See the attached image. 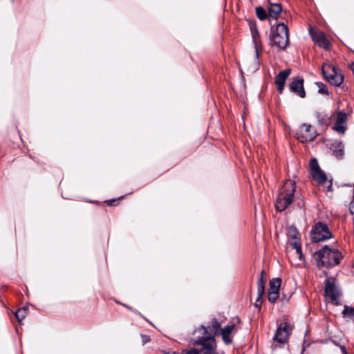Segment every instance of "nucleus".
I'll return each mask as SVG.
<instances>
[{
    "label": "nucleus",
    "mask_w": 354,
    "mask_h": 354,
    "mask_svg": "<svg viewBox=\"0 0 354 354\" xmlns=\"http://www.w3.org/2000/svg\"><path fill=\"white\" fill-rule=\"evenodd\" d=\"M296 189V183L294 180H287L280 188L275 207L277 211L283 212L292 202Z\"/></svg>",
    "instance_id": "nucleus-1"
},
{
    "label": "nucleus",
    "mask_w": 354,
    "mask_h": 354,
    "mask_svg": "<svg viewBox=\"0 0 354 354\" xmlns=\"http://www.w3.org/2000/svg\"><path fill=\"white\" fill-rule=\"evenodd\" d=\"M315 257L319 267H332L339 263L342 256L338 250L324 245L315 253Z\"/></svg>",
    "instance_id": "nucleus-2"
},
{
    "label": "nucleus",
    "mask_w": 354,
    "mask_h": 354,
    "mask_svg": "<svg viewBox=\"0 0 354 354\" xmlns=\"http://www.w3.org/2000/svg\"><path fill=\"white\" fill-rule=\"evenodd\" d=\"M194 335L196 339L194 344L201 346L202 348L201 349L184 350L183 354H218L216 351L217 346L214 337H206L200 335Z\"/></svg>",
    "instance_id": "nucleus-3"
},
{
    "label": "nucleus",
    "mask_w": 354,
    "mask_h": 354,
    "mask_svg": "<svg viewBox=\"0 0 354 354\" xmlns=\"http://www.w3.org/2000/svg\"><path fill=\"white\" fill-rule=\"evenodd\" d=\"M288 41V26L283 23L277 24L276 28L270 33V45L279 50H283L286 48Z\"/></svg>",
    "instance_id": "nucleus-4"
},
{
    "label": "nucleus",
    "mask_w": 354,
    "mask_h": 354,
    "mask_svg": "<svg viewBox=\"0 0 354 354\" xmlns=\"http://www.w3.org/2000/svg\"><path fill=\"white\" fill-rule=\"evenodd\" d=\"M325 297L327 301H330L335 305L339 304L340 293L335 283L333 278H328L325 283Z\"/></svg>",
    "instance_id": "nucleus-5"
},
{
    "label": "nucleus",
    "mask_w": 354,
    "mask_h": 354,
    "mask_svg": "<svg viewBox=\"0 0 354 354\" xmlns=\"http://www.w3.org/2000/svg\"><path fill=\"white\" fill-rule=\"evenodd\" d=\"M322 73L330 84L334 86H338L344 81V76L339 73L333 66L326 65L323 66Z\"/></svg>",
    "instance_id": "nucleus-6"
},
{
    "label": "nucleus",
    "mask_w": 354,
    "mask_h": 354,
    "mask_svg": "<svg viewBox=\"0 0 354 354\" xmlns=\"http://www.w3.org/2000/svg\"><path fill=\"white\" fill-rule=\"evenodd\" d=\"M317 136L313 127L310 124H304L296 133V138L301 142H307L313 140Z\"/></svg>",
    "instance_id": "nucleus-7"
},
{
    "label": "nucleus",
    "mask_w": 354,
    "mask_h": 354,
    "mask_svg": "<svg viewBox=\"0 0 354 354\" xmlns=\"http://www.w3.org/2000/svg\"><path fill=\"white\" fill-rule=\"evenodd\" d=\"M310 173L313 178L316 180L319 185H322L327 182V176L322 171L319 166L316 158H313L310 162Z\"/></svg>",
    "instance_id": "nucleus-8"
},
{
    "label": "nucleus",
    "mask_w": 354,
    "mask_h": 354,
    "mask_svg": "<svg viewBox=\"0 0 354 354\" xmlns=\"http://www.w3.org/2000/svg\"><path fill=\"white\" fill-rule=\"evenodd\" d=\"M331 237L328 227L322 223H318L313 230L312 239L315 242H319Z\"/></svg>",
    "instance_id": "nucleus-9"
},
{
    "label": "nucleus",
    "mask_w": 354,
    "mask_h": 354,
    "mask_svg": "<svg viewBox=\"0 0 354 354\" xmlns=\"http://www.w3.org/2000/svg\"><path fill=\"white\" fill-rule=\"evenodd\" d=\"M220 324L216 320H213L212 324L207 328L201 326L198 328L194 330V335H200L206 337H215L218 333Z\"/></svg>",
    "instance_id": "nucleus-10"
},
{
    "label": "nucleus",
    "mask_w": 354,
    "mask_h": 354,
    "mask_svg": "<svg viewBox=\"0 0 354 354\" xmlns=\"http://www.w3.org/2000/svg\"><path fill=\"white\" fill-rule=\"evenodd\" d=\"M291 330L292 328L288 323H281L277 329L275 335L274 337V340L280 343L286 342L290 334Z\"/></svg>",
    "instance_id": "nucleus-11"
},
{
    "label": "nucleus",
    "mask_w": 354,
    "mask_h": 354,
    "mask_svg": "<svg viewBox=\"0 0 354 354\" xmlns=\"http://www.w3.org/2000/svg\"><path fill=\"white\" fill-rule=\"evenodd\" d=\"M309 33L313 41L319 47H322L324 49H328L329 48L330 42L323 32L315 31L310 28L309 30Z\"/></svg>",
    "instance_id": "nucleus-12"
},
{
    "label": "nucleus",
    "mask_w": 354,
    "mask_h": 354,
    "mask_svg": "<svg viewBox=\"0 0 354 354\" xmlns=\"http://www.w3.org/2000/svg\"><path fill=\"white\" fill-rule=\"evenodd\" d=\"M347 115L344 112H338L335 119L333 129L339 133H344L346 129Z\"/></svg>",
    "instance_id": "nucleus-13"
},
{
    "label": "nucleus",
    "mask_w": 354,
    "mask_h": 354,
    "mask_svg": "<svg viewBox=\"0 0 354 354\" xmlns=\"http://www.w3.org/2000/svg\"><path fill=\"white\" fill-rule=\"evenodd\" d=\"M290 90L300 96L301 97H304L306 96V93L304 88V80L302 79H296L292 80L290 85Z\"/></svg>",
    "instance_id": "nucleus-14"
},
{
    "label": "nucleus",
    "mask_w": 354,
    "mask_h": 354,
    "mask_svg": "<svg viewBox=\"0 0 354 354\" xmlns=\"http://www.w3.org/2000/svg\"><path fill=\"white\" fill-rule=\"evenodd\" d=\"M290 73H291L290 69H286V70H283V71L279 72V73L277 75L276 80H275V84L277 85V90L280 93L283 92L286 80L287 77H288V75L290 74Z\"/></svg>",
    "instance_id": "nucleus-15"
},
{
    "label": "nucleus",
    "mask_w": 354,
    "mask_h": 354,
    "mask_svg": "<svg viewBox=\"0 0 354 354\" xmlns=\"http://www.w3.org/2000/svg\"><path fill=\"white\" fill-rule=\"evenodd\" d=\"M235 324L226 326L221 331V335L224 342L229 344L232 342L231 335L234 329Z\"/></svg>",
    "instance_id": "nucleus-16"
},
{
    "label": "nucleus",
    "mask_w": 354,
    "mask_h": 354,
    "mask_svg": "<svg viewBox=\"0 0 354 354\" xmlns=\"http://www.w3.org/2000/svg\"><path fill=\"white\" fill-rule=\"evenodd\" d=\"M289 245L292 249L295 250V252L297 254V257L301 261H304V255L302 254L301 251V243L299 241V239H294V240H289Z\"/></svg>",
    "instance_id": "nucleus-17"
},
{
    "label": "nucleus",
    "mask_w": 354,
    "mask_h": 354,
    "mask_svg": "<svg viewBox=\"0 0 354 354\" xmlns=\"http://www.w3.org/2000/svg\"><path fill=\"white\" fill-rule=\"evenodd\" d=\"M266 277V272L264 270H262L260 273V276L258 280L257 286H258V295L259 297H262L265 292V283L266 281L264 279Z\"/></svg>",
    "instance_id": "nucleus-18"
},
{
    "label": "nucleus",
    "mask_w": 354,
    "mask_h": 354,
    "mask_svg": "<svg viewBox=\"0 0 354 354\" xmlns=\"http://www.w3.org/2000/svg\"><path fill=\"white\" fill-rule=\"evenodd\" d=\"M281 6L279 3H270L269 8V15L270 17L277 19L281 12Z\"/></svg>",
    "instance_id": "nucleus-19"
},
{
    "label": "nucleus",
    "mask_w": 354,
    "mask_h": 354,
    "mask_svg": "<svg viewBox=\"0 0 354 354\" xmlns=\"http://www.w3.org/2000/svg\"><path fill=\"white\" fill-rule=\"evenodd\" d=\"M281 285V280L280 278L272 279L269 283L268 292L279 293V288Z\"/></svg>",
    "instance_id": "nucleus-20"
},
{
    "label": "nucleus",
    "mask_w": 354,
    "mask_h": 354,
    "mask_svg": "<svg viewBox=\"0 0 354 354\" xmlns=\"http://www.w3.org/2000/svg\"><path fill=\"white\" fill-rule=\"evenodd\" d=\"M252 35L253 38V42L254 44L255 51H256V58L257 59L259 55L261 50V43L258 37V33L257 30H252Z\"/></svg>",
    "instance_id": "nucleus-21"
},
{
    "label": "nucleus",
    "mask_w": 354,
    "mask_h": 354,
    "mask_svg": "<svg viewBox=\"0 0 354 354\" xmlns=\"http://www.w3.org/2000/svg\"><path fill=\"white\" fill-rule=\"evenodd\" d=\"M289 240H294L299 239V233L295 226H290L287 232Z\"/></svg>",
    "instance_id": "nucleus-22"
},
{
    "label": "nucleus",
    "mask_w": 354,
    "mask_h": 354,
    "mask_svg": "<svg viewBox=\"0 0 354 354\" xmlns=\"http://www.w3.org/2000/svg\"><path fill=\"white\" fill-rule=\"evenodd\" d=\"M28 313V308L26 307H23L19 309H18L15 312V316L17 319V320L19 322H21L22 320L26 317Z\"/></svg>",
    "instance_id": "nucleus-23"
},
{
    "label": "nucleus",
    "mask_w": 354,
    "mask_h": 354,
    "mask_svg": "<svg viewBox=\"0 0 354 354\" xmlns=\"http://www.w3.org/2000/svg\"><path fill=\"white\" fill-rule=\"evenodd\" d=\"M343 315L344 317L354 321V308L345 306L344 310H343Z\"/></svg>",
    "instance_id": "nucleus-24"
},
{
    "label": "nucleus",
    "mask_w": 354,
    "mask_h": 354,
    "mask_svg": "<svg viewBox=\"0 0 354 354\" xmlns=\"http://www.w3.org/2000/svg\"><path fill=\"white\" fill-rule=\"evenodd\" d=\"M256 14L258 18L261 20H264L267 18V12L266 10L261 7L256 8Z\"/></svg>",
    "instance_id": "nucleus-25"
},
{
    "label": "nucleus",
    "mask_w": 354,
    "mask_h": 354,
    "mask_svg": "<svg viewBox=\"0 0 354 354\" xmlns=\"http://www.w3.org/2000/svg\"><path fill=\"white\" fill-rule=\"evenodd\" d=\"M316 84L319 88L318 92L319 93L326 95L328 94V88L324 84H323L322 82H317Z\"/></svg>",
    "instance_id": "nucleus-26"
},
{
    "label": "nucleus",
    "mask_w": 354,
    "mask_h": 354,
    "mask_svg": "<svg viewBox=\"0 0 354 354\" xmlns=\"http://www.w3.org/2000/svg\"><path fill=\"white\" fill-rule=\"evenodd\" d=\"M279 297V293L268 292V300L271 303L275 302Z\"/></svg>",
    "instance_id": "nucleus-27"
},
{
    "label": "nucleus",
    "mask_w": 354,
    "mask_h": 354,
    "mask_svg": "<svg viewBox=\"0 0 354 354\" xmlns=\"http://www.w3.org/2000/svg\"><path fill=\"white\" fill-rule=\"evenodd\" d=\"M329 118L327 115H324V118L319 120V122L322 124H327L329 122Z\"/></svg>",
    "instance_id": "nucleus-28"
},
{
    "label": "nucleus",
    "mask_w": 354,
    "mask_h": 354,
    "mask_svg": "<svg viewBox=\"0 0 354 354\" xmlns=\"http://www.w3.org/2000/svg\"><path fill=\"white\" fill-rule=\"evenodd\" d=\"M142 342L144 344H146L148 342H149L150 340V338L148 335H142Z\"/></svg>",
    "instance_id": "nucleus-29"
},
{
    "label": "nucleus",
    "mask_w": 354,
    "mask_h": 354,
    "mask_svg": "<svg viewBox=\"0 0 354 354\" xmlns=\"http://www.w3.org/2000/svg\"><path fill=\"white\" fill-rule=\"evenodd\" d=\"M261 304H262L261 297H259V296L258 295V298L257 299L255 305L257 307H260L261 306Z\"/></svg>",
    "instance_id": "nucleus-30"
},
{
    "label": "nucleus",
    "mask_w": 354,
    "mask_h": 354,
    "mask_svg": "<svg viewBox=\"0 0 354 354\" xmlns=\"http://www.w3.org/2000/svg\"><path fill=\"white\" fill-rule=\"evenodd\" d=\"M340 349L343 354H347V351H346V347L344 346H341Z\"/></svg>",
    "instance_id": "nucleus-31"
},
{
    "label": "nucleus",
    "mask_w": 354,
    "mask_h": 354,
    "mask_svg": "<svg viewBox=\"0 0 354 354\" xmlns=\"http://www.w3.org/2000/svg\"><path fill=\"white\" fill-rule=\"evenodd\" d=\"M328 187L327 188V191H331L332 189V182L330 180L328 181Z\"/></svg>",
    "instance_id": "nucleus-32"
},
{
    "label": "nucleus",
    "mask_w": 354,
    "mask_h": 354,
    "mask_svg": "<svg viewBox=\"0 0 354 354\" xmlns=\"http://www.w3.org/2000/svg\"><path fill=\"white\" fill-rule=\"evenodd\" d=\"M167 354H169V353H167ZM170 354H178V353H176V352H173L172 353H170ZM182 354H183V352L182 353Z\"/></svg>",
    "instance_id": "nucleus-33"
},
{
    "label": "nucleus",
    "mask_w": 354,
    "mask_h": 354,
    "mask_svg": "<svg viewBox=\"0 0 354 354\" xmlns=\"http://www.w3.org/2000/svg\"><path fill=\"white\" fill-rule=\"evenodd\" d=\"M113 201L109 203V205H111Z\"/></svg>",
    "instance_id": "nucleus-34"
}]
</instances>
